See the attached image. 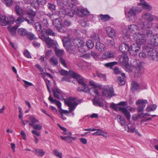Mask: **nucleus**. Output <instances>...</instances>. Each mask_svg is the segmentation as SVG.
<instances>
[{
  "label": "nucleus",
  "instance_id": "7ed1b4c3",
  "mask_svg": "<svg viewBox=\"0 0 158 158\" xmlns=\"http://www.w3.org/2000/svg\"><path fill=\"white\" fill-rule=\"evenodd\" d=\"M128 58L127 54L125 53H123L119 58V63L123 68L128 72H131L132 70L129 66L128 63Z\"/></svg>",
  "mask_w": 158,
  "mask_h": 158
},
{
  "label": "nucleus",
  "instance_id": "7c9ffc66",
  "mask_svg": "<svg viewBox=\"0 0 158 158\" xmlns=\"http://www.w3.org/2000/svg\"><path fill=\"white\" fill-rule=\"evenodd\" d=\"M116 119L118 123H120L121 126L125 125V120L124 117L121 115L117 116Z\"/></svg>",
  "mask_w": 158,
  "mask_h": 158
},
{
  "label": "nucleus",
  "instance_id": "c756f323",
  "mask_svg": "<svg viewBox=\"0 0 158 158\" xmlns=\"http://www.w3.org/2000/svg\"><path fill=\"white\" fill-rule=\"evenodd\" d=\"M123 39L126 42H128L131 40L130 36L127 33L126 29H124L123 30Z\"/></svg>",
  "mask_w": 158,
  "mask_h": 158
},
{
  "label": "nucleus",
  "instance_id": "4be33fe9",
  "mask_svg": "<svg viewBox=\"0 0 158 158\" xmlns=\"http://www.w3.org/2000/svg\"><path fill=\"white\" fill-rule=\"evenodd\" d=\"M53 94L55 98L60 99L63 97L61 91L57 88H56L52 90Z\"/></svg>",
  "mask_w": 158,
  "mask_h": 158
},
{
  "label": "nucleus",
  "instance_id": "6e6d98bb",
  "mask_svg": "<svg viewBox=\"0 0 158 158\" xmlns=\"http://www.w3.org/2000/svg\"><path fill=\"white\" fill-rule=\"evenodd\" d=\"M117 64V62H113L105 64L104 65L107 67L112 68L114 66L116 65Z\"/></svg>",
  "mask_w": 158,
  "mask_h": 158
},
{
  "label": "nucleus",
  "instance_id": "c9c22d12",
  "mask_svg": "<svg viewBox=\"0 0 158 158\" xmlns=\"http://www.w3.org/2000/svg\"><path fill=\"white\" fill-rule=\"evenodd\" d=\"M18 32L19 35L22 36H24L27 35V31L25 29L20 28L18 29Z\"/></svg>",
  "mask_w": 158,
  "mask_h": 158
},
{
  "label": "nucleus",
  "instance_id": "2eb2a0df",
  "mask_svg": "<svg viewBox=\"0 0 158 158\" xmlns=\"http://www.w3.org/2000/svg\"><path fill=\"white\" fill-rule=\"evenodd\" d=\"M141 18L147 21H153L154 20H158V18L157 16L152 15L149 13L143 14Z\"/></svg>",
  "mask_w": 158,
  "mask_h": 158
},
{
  "label": "nucleus",
  "instance_id": "f704fd0d",
  "mask_svg": "<svg viewBox=\"0 0 158 158\" xmlns=\"http://www.w3.org/2000/svg\"><path fill=\"white\" fill-rule=\"evenodd\" d=\"M71 24V21L68 19H65L64 22H63L62 27H64V28L65 29L64 32L67 31V27L70 26Z\"/></svg>",
  "mask_w": 158,
  "mask_h": 158
},
{
  "label": "nucleus",
  "instance_id": "cd10ccee",
  "mask_svg": "<svg viewBox=\"0 0 158 158\" xmlns=\"http://www.w3.org/2000/svg\"><path fill=\"white\" fill-rule=\"evenodd\" d=\"M29 119L30 121V122L29 123V125L31 126L35 123L39 122L38 119L36 118L34 115H32L31 116L29 117Z\"/></svg>",
  "mask_w": 158,
  "mask_h": 158
},
{
  "label": "nucleus",
  "instance_id": "c85d7f7f",
  "mask_svg": "<svg viewBox=\"0 0 158 158\" xmlns=\"http://www.w3.org/2000/svg\"><path fill=\"white\" fill-rule=\"evenodd\" d=\"M49 100L52 103H55L60 110L61 109V103L56 99H54L51 95L48 98Z\"/></svg>",
  "mask_w": 158,
  "mask_h": 158
},
{
  "label": "nucleus",
  "instance_id": "8fccbe9b",
  "mask_svg": "<svg viewBox=\"0 0 158 158\" xmlns=\"http://www.w3.org/2000/svg\"><path fill=\"white\" fill-rule=\"evenodd\" d=\"M156 106L155 104H154L152 105L148 106L146 110L147 111L150 112L155 110L156 109Z\"/></svg>",
  "mask_w": 158,
  "mask_h": 158
},
{
  "label": "nucleus",
  "instance_id": "a19ab883",
  "mask_svg": "<svg viewBox=\"0 0 158 158\" xmlns=\"http://www.w3.org/2000/svg\"><path fill=\"white\" fill-rule=\"evenodd\" d=\"M15 9L16 12L18 15L21 16L23 15V11L18 5L15 6Z\"/></svg>",
  "mask_w": 158,
  "mask_h": 158
},
{
  "label": "nucleus",
  "instance_id": "052dcab7",
  "mask_svg": "<svg viewBox=\"0 0 158 158\" xmlns=\"http://www.w3.org/2000/svg\"><path fill=\"white\" fill-rule=\"evenodd\" d=\"M106 44L109 46L112 47L114 45V41L113 39L107 40Z\"/></svg>",
  "mask_w": 158,
  "mask_h": 158
},
{
  "label": "nucleus",
  "instance_id": "473e14b6",
  "mask_svg": "<svg viewBox=\"0 0 158 158\" xmlns=\"http://www.w3.org/2000/svg\"><path fill=\"white\" fill-rule=\"evenodd\" d=\"M98 16L101 20L103 21H109L111 18L110 16L107 15L100 14L98 15Z\"/></svg>",
  "mask_w": 158,
  "mask_h": 158
},
{
  "label": "nucleus",
  "instance_id": "13d9d810",
  "mask_svg": "<svg viewBox=\"0 0 158 158\" xmlns=\"http://www.w3.org/2000/svg\"><path fill=\"white\" fill-rule=\"evenodd\" d=\"M43 31L45 32L48 36V35L53 36H55V35L54 33L53 32V31L51 29H48V30H46V29H44V30H43L42 31H41V32H43Z\"/></svg>",
  "mask_w": 158,
  "mask_h": 158
},
{
  "label": "nucleus",
  "instance_id": "4c0bfd02",
  "mask_svg": "<svg viewBox=\"0 0 158 158\" xmlns=\"http://www.w3.org/2000/svg\"><path fill=\"white\" fill-rule=\"evenodd\" d=\"M52 154L59 158H63L62 153L58 151L56 149H55L52 151Z\"/></svg>",
  "mask_w": 158,
  "mask_h": 158
},
{
  "label": "nucleus",
  "instance_id": "ea45409f",
  "mask_svg": "<svg viewBox=\"0 0 158 158\" xmlns=\"http://www.w3.org/2000/svg\"><path fill=\"white\" fill-rule=\"evenodd\" d=\"M72 135H69L68 136H60V138L66 141L68 143H71L72 141Z\"/></svg>",
  "mask_w": 158,
  "mask_h": 158
},
{
  "label": "nucleus",
  "instance_id": "de8ad7c7",
  "mask_svg": "<svg viewBox=\"0 0 158 158\" xmlns=\"http://www.w3.org/2000/svg\"><path fill=\"white\" fill-rule=\"evenodd\" d=\"M1 1L7 7L11 6L13 3V0H1Z\"/></svg>",
  "mask_w": 158,
  "mask_h": 158
},
{
  "label": "nucleus",
  "instance_id": "864d4df0",
  "mask_svg": "<svg viewBox=\"0 0 158 158\" xmlns=\"http://www.w3.org/2000/svg\"><path fill=\"white\" fill-rule=\"evenodd\" d=\"M140 20H141V21L142 22H142L144 23L145 24V26L143 28V29H142L143 30H144V29L145 30L144 27H147L148 28H150L152 27V25H153V23L152 22V21H147V23H145L144 22L142 21H141V19H140Z\"/></svg>",
  "mask_w": 158,
  "mask_h": 158
},
{
  "label": "nucleus",
  "instance_id": "774afa93",
  "mask_svg": "<svg viewBox=\"0 0 158 158\" xmlns=\"http://www.w3.org/2000/svg\"><path fill=\"white\" fill-rule=\"evenodd\" d=\"M35 28L37 30L40 31L42 29V24L39 22H37L35 23Z\"/></svg>",
  "mask_w": 158,
  "mask_h": 158
},
{
  "label": "nucleus",
  "instance_id": "423d86ee",
  "mask_svg": "<svg viewBox=\"0 0 158 158\" xmlns=\"http://www.w3.org/2000/svg\"><path fill=\"white\" fill-rule=\"evenodd\" d=\"M78 102L75 98H70L65 101V103L69 107L70 112L74 110L78 104Z\"/></svg>",
  "mask_w": 158,
  "mask_h": 158
},
{
  "label": "nucleus",
  "instance_id": "0e129e2a",
  "mask_svg": "<svg viewBox=\"0 0 158 158\" xmlns=\"http://www.w3.org/2000/svg\"><path fill=\"white\" fill-rule=\"evenodd\" d=\"M152 30H148L146 31L145 33L144 32L143 33L145 34V35L146 37H150L152 36Z\"/></svg>",
  "mask_w": 158,
  "mask_h": 158
},
{
  "label": "nucleus",
  "instance_id": "c03bdc74",
  "mask_svg": "<svg viewBox=\"0 0 158 158\" xmlns=\"http://www.w3.org/2000/svg\"><path fill=\"white\" fill-rule=\"evenodd\" d=\"M35 153L38 156L40 157H42L45 154V152L43 149H37L35 150Z\"/></svg>",
  "mask_w": 158,
  "mask_h": 158
},
{
  "label": "nucleus",
  "instance_id": "20e7f679",
  "mask_svg": "<svg viewBox=\"0 0 158 158\" xmlns=\"http://www.w3.org/2000/svg\"><path fill=\"white\" fill-rule=\"evenodd\" d=\"M118 104H116L112 102L110 104L111 108L116 111H121L124 115L125 117L128 120L130 119V114L127 109L124 107H119Z\"/></svg>",
  "mask_w": 158,
  "mask_h": 158
},
{
  "label": "nucleus",
  "instance_id": "72a5a7b5",
  "mask_svg": "<svg viewBox=\"0 0 158 158\" xmlns=\"http://www.w3.org/2000/svg\"><path fill=\"white\" fill-rule=\"evenodd\" d=\"M49 61L51 65L53 66L57 65L58 64V60L55 56L51 57L49 60Z\"/></svg>",
  "mask_w": 158,
  "mask_h": 158
},
{
  "label": "nucleus",
  "instance_id": "bb28decb",
  "mask_svg": "<svg viewBox=\"0 0 158 158\" xmlns=\"http://www.w3.org/2000/svg\"><path fill=\"white\" fill-rule=\"evenodd\" d=\"M152 45L154 46L158 45V34L154 35L151 40Z\"/></svg>",
  "mask_w": 158,
  "mask_h": 158
},
{
  "label": "nucleus",
  "instance_id": "9d476101",
  "mask_svg": "<svg viewBox=\"0 0 158 158\" xmlns=\"http://www.w3.org/2000/svg\"><path fill=\"white\" fill-rule=\"evenodd\" d=\"M52 23L59 31L62 33L64 32L65 29L64 27H62L63 22L61 19L59 18L55 19L53 20Z\"/></svg>",
  "mask_w": 158,
  "mask_h": 158
},
{
  "label": "nucleus",
  "instance_id": "37998d69",
  "mask_svg": "<svg viewBox=\"0 0 158 158\" xmlns=\"http://www.w3.org/2000/svg\"><path fill=\"white\" fill-rule=\"evenodd\" d=\"M139 88V84L135 81H133L132 83L131 90L132 91H135L137 90Z\"/></svg>",
  "mask_w": 158,
  "mask_h": 158
},
{
  "label": "nucleus",
  "instance_id": "5701e85b",
  "mask_svg": "<svg viewBox=\"0 0 158 158\" xmlns=\"http://www.w3.org/2000/svg\"><path fill=\"white\" fill-rule=\"evenodd\" d=\"M106 94L109 97H112L114 95V89L112 87H110L102 93L103 95L106 96Z\"/></svg>",
  "mask_w": 158,
  "mask_h": 158
},
{
  "label": "nucleus",
  "instance_id": "a211bd4d",
  "mask_svg": "<svg viewBox=\"0 0 158 158\" xmlns=\"http://www.w3.org/2000/svg\"><path fill=\"white\" fill-rule=\"evenodd\" d=\"M96 131L92 133L93 135H101L105 138H107L109 135L105 131L101 129H96Z\"/></svg>",
  "mask_w": 158,
  "mask_h": 158
},
{
  "label": "nucleus",
  "instance_id": "338daca9",
  "mask_svg": "<svg viewBox=\"0 0 158 158\" xmlns=\"http://www.w3.org/2000/svg\"><path fill=\"white\" fill-rule=\"evenodd\" d=\"M118 81L119 85H123L125 84L124 78L123 77H119L118 78Z\"/></svg>",
  "mask_w": 158,
  "mask_h": 158
},
{
  "label": "nucleus",
  "instance_id": "09e8293b",
  "mask_svg": "<svg viewBox=\"0 0 158 158\" xmlns=\"http://www.w3.org/2000/svg\"><path fill=\"white\" fill-rule=\"evenodd\" d=\"M8 29L9 31L12 35H15L16 33V31L17 29V27L15 26L12 27L10 26L8 27Z\"/></svg>",
  "mask_w": 158,
  "mask_h": 158
},
{
  "label": "nucleus",
  "instance_id": "49530a36",
  "mask_svg": "<svg viewBox=\"0 0 158 158\" xmlns=\"http://www.w3.org/2000/svg\"><path fill=\"white\" fill-rule=\"evenodd\" d=\"M55 51L56 55L58 56H62L64 53V50L62 49H59L56 48H55Z\"/></svg>",
  "mask_w": 158,
  "mask_h": 158
},
{
  "label": "nucleus",
  "instance_id": "5fc2aeb1",
  "mask_svg": "<svg viewBox=\"0 0 158 158\" xmlns=\"http://www.w3.org/2000/svg\"><path fill=\"white\" fill-rule=\"evenodd\" d=\"M26 35L30 40H34L36 38L35 35L31 32H27V33Z\"/></svg>",
  "mask_w": 158,
  "mask_h": 158
},
{
  "label": "nucleus",
  "instance_id": "bf43d9fd",
  "mask_svg": "<svg viewBox=\"0 0 158 158\" xmlns=\"http://www.w3.org/2000/svg\"><path fill=\"white\" fill-rule=\"evenodd\" d=\"M80 12L83 15L85 16H88L89 15V12L86 9H81Z\"/></svg>",
  "mask_w": 158,
  "mask_h": 158
},
{
  "label": "nucleus",
  "instance_id": "603ef678",
  "mask_svg": "<svg viewBox=\"0 0 158 158\" xmlns=\"http://www.w3.org/2000/svg\"><path fill=\"white\" fill-rule=\"evenodd\" d=\"M86 44L87 47L89 49H92L94 46V42L91 40H88L86 42Z\"/></svg>",
  "mask_w": 158,
  "mask_h": 158
},
{
  "label": "nucleus",
  "instance_id": "f257e3e1",
  "mask_svg": "<svg viewBox=\"0 0 158 158\" xmlns=\"http://www.w3.org/2000/svg\"><path fill=\"white\" fill-rule=\"evenodd\" d=\"M70 3L65 4L66 6L60 9L59 14L60 15L63 14L66 15L70 17H72L74 14L77 15L79 11V9L76 7L77 4V0H69Z\"/></svg>",
  "mask_w": 158,
  "mask_h": 158
},
{
  "label": "nucleus",
  "instance_id": "6ab92c4d",
  "mask_svg": "<svg viewBox=\"0 0 158 158\" xmlns=\"http://www.w3.org/2000/svg\"><path fill=\"white\" fill-rule=\"evenodd\" d=\"M99 89L95 87H92L90 89H89V92L91 95H93L94 97V98H98L99 95Z\"/></svg>",
  "mask_w": 158,
  "mask_h": 158
},
{
  "label": "nucleus",
  "instance_id": "39448f33",
  "mask_svg": "<svg viewBox=\"0 0 158 158\" xmlns=\"http://www.w3.org/2000/svg\"><path fill=\"white\" fill-rule=\"evenodd\" d=\"M138 23L137 25L134 24L128 25L127 27L128 32L130 33L134 32L135 33L136 31L140 30V29H143L145 26L144 23H142L141 20H139Z\"/></svg>",
  "mask_w": 158,
  "mask_h": 158
},
{
  "label": "nucleus",
  "instance_id": "412c9836",
  "mask_svg": "<svg viewBox=\"0 0 158 158\" xmlns=\"http://www.w3.org/2000/svg\"><path fill=\"white\" fill-rule=\"evenodd\" d=\"M63 45L65 47H71V40L68 37L64 36L62 39Z\"/></svg>",
  "mask_w": 158,
  "mask_h": 158
},
{
  "label": "nucleus",
  "instance_id": "79ce46f5",
  "mask_svg": "<svg viewBox=\"0 0 158 158\" xmlns=\"http://www.w3.org/2000/svg\"><path fill=\"white\" fill-rule=\"evenodd\" d=\"M90 37L92 40H94L96 42L100 41V37L98 33L93 34L91 35Z\"/></svg>",
  "mask_w": 158,
  "mask_h": 158
},
{
  "label": "nucleus",
  "instance_id": "e2e57ef3",
  "mask_svg": "<svg viewBox=\"0 0 158 158\" xmlns=\"http://www.w3.org/2000/svg\"><path fill=\"white\" fill-rule=\"evenodd\" d=\"M24 20V18L22 17H19L16 20L14 19L13 22H15L17 24H19L23 22Z\"/></svg>",
  "mask_w": 158,
  "mask_h": 158
},
{
  "label": "nucleus",
  "instance_id": "1a4fd4ad",
  "mask_svg": "<svg viewBox=\"0 0 158 158\" xmlns=\"http://www.w3.org/2000/svg\"><path fill=\"white\" fill-rule=\"evenodd\" d=\"M73 42L74 44L78 47V50L80 52L83 53L85 51L86 46L85 43L82 40L79 39H75Z\"/></svg>",
  "mask_w": 158,
  "mask_h": 158
},
{
  "label": "nucleus",
  "instance_id": "ddd939ff",
  "mask_svg": "<svg viewBox=\"0 0 158 158\" xmlns=\"http://www.w3.org/2000/svg\"><path fill=\"white\" fill-rule=\"evenodd\" d=\"M14 20V19L12 17H6L3 15L1 17L0 23L2 26H6L8 24L13 23Z\"/></svg>",
  "mask_w": 158,
  "mask_h": 158
},
{
  "label": "nucleus",
  "instance_id": "e433bc0d",
  "mask_svg": "<svg viewBox=\"0 0 158 158\" xmlns=\"http://www.w3.org/2000/svg\"><path fill=\"white\" fill-rule=\"evenodd\" d=\"M30 3L31 6L36 9H39V3L38 0H31Z\"/></svg>",
  "mask_w": 158,
  "mask_h": 158
},
{
  "label": "nucleus",
  "instance_id": "a878e982",
  "mask_svg": "<svg viewBox=\"0 0 158 158\" xmlns=\"http://www.w3.org/2000/svg\"><path fill=\"white\" fill-rule=\"evenodd\" d=\"M80 85L81 86L78 87L77 89V90L78 91H83L86 93L89 92V88L87 85L86 83Z\"/></svg>",
  "mask_w": 158,
  "mask_h": 158
},
{
  "label": "nucleus",
  "instance_id": "f3484780",
  "mask_svg": "<svg viewBox=\"0 0 158 158\" xmlns=\"http://www.w3.org/2000/svg\"><path fill=\"white\" fill-rule=\"evenodd\" d=\"M29 17H26V20L28 23L33 24L34 23V18L35 16V12L32 10L28 12Z\"/></svg>",
  "mask_w": 158,
  "mask_h": 158
},
{
  "label": "nucleus",
  "instance_id": "a18cd8bd",
  "mask_svg": "<svg viewBox=\"0 0 158 158\" xmlns=\"http://www.w3.org/2000/svg\"><path fill=\"white\" fill-rule=\"evenodd\" d=\"M148 57L152 60H154L156 58V56L152 50H150L148 52Z\"/></svg>",
  "mask_w": 158,
  "mask_h": 158
},
{
  "label": "nucleus",
  "instance_id": "0eeeda50",
  "mask_svg": "<svg viewBox=\"0 0 158 158\" xmlns=\"http://www.w3.org/2000/svg\"><path fill=\"white\" fill-rule=\"evenodd\" d=\"M134 40L138 44H142L146 42V39L145 34L140 32H135L133 35Z\"/></svg>",
  "mask_w": 158,
  "mask_h": 158
},
{
  "label": "nucleus",
  "instance_id": "4468645a",
  "mask_svg": "<svg viewBox=\"0 0 158 158\" xmlns=\"http://www.w3.org/2000/svg\"><path fill=\"white\" fill-rule=\"evenodd\" d=\"M72 75L73 78L77 80L78 83L80 85L86 84L87 82L86 79L83 77L78 74H77L74 72H73L72 74Z\"/></svg>",
  "mask_w": 158,
  "mask_h": 158
},
{
  "label": "nucleus",
  "instance_id": "58836bf2",
  "mask_svg": "<svg viewBox=\"0 0 158 158\" xmlns=\"http://www.w3.org/2000/svg\"><path fill=\"white\" fill-rule=\"evenodd\" d=\"M114 54L113 53L109 51H106L105 52L103 56L104 58H110L114 57Z\"/></svg>",
  "mask_w": 158,
  "mask_h": 158
},
{
  "label": "nucleus",
  "instance_id": "dca6fc26",
  "mask_svg": "<svg viewBox=\"0 0 158 158\" xmlns=\"http://www.w3.org/2000/svg\"><path fill=\"white\" fill-rule=\"evenodd\" d=\"M148 103V101L146 100L139 99L137 101L136 104L137 105L139 104L138 106V110L139 112L142 111L146 106V104Z\"/></svg>",
  "mask_w": 158,
  "mask_h": 158
},
{
  "label": "nucleus",
  "instance_id": "f8f14e48",
  "mask_svg": "<svg viewBox=\"0 0 158 158\" xmlns=\"http://www.w3.org/2000/svg\"><path fill=\"white\" fill-rule=\"evenodd\" d=\"M140 46L138 44L133 43L129 47V52L130 55L135 56L137 55L138 53L140 51Z\"/></svg>",
  "mask_w": 158,
  "mask_h": 158
},
{
  "label": "nucleus",
  "instance_id": "b1692460",
  "mask_svg": "<svg viewBox=\"0 0 158 158\" xmlns=\"http://www.w3.org/2000/svg\"><path fill=\"white\" fill-rule=\"evenodd\" d=\"M119 50L122 52H126L129 50V46L126 43L121 44L119 46Z\"/></svg>",
  "mask_w": 158,
  "mask_h": 158
},
{
  "label": "nucleus",
  "instance_id": "3c124183",
  "mask_svg": "<svg viewBox=\"0 0 158 158\" xmlns=\"http://www.w3.org/2000/svg\"><path fill=\"white\" fill-rule=\"evenodd\" d=\"M81 25L83 27H87L89 26V21L86 19H82L81 21Z\"/></svg>",
  "mask_w": 158,
  "mask_h": 158
},
{
  "label": "nucleus",
  "instance_id": "2f4dec72",
  "mask_svg": "<svg viewBox=\"0 0 158 158\" xmlns=\"http://www.w3.org/2000/svg\"><path fill=\"white\" fill-rule=\"evenodd\" d=\"M99 98H94L93 101V103L94 106L102 107L103 106V104L102 101H100Z\"/></svg>",
  "mask_w": 158,
  "mask_h": 158
},
{
  "label": "nucleus",
  "instance_id": "9b49d317",
  "mask_svg": "<svg viewBox=\"0 0 158 158\" xmlns=\"http://www.w3.org/2000/svg\"><path fill=\"white\" fill-rule=\"evenodd\" d=\"M40 37L43 41L45 42L49 48L52 47L54 44V40L49 38L47 34L44 31L41 32Z\"/></svg>",
  "mask_w": 158,
  "mask_h": 158
},
{
  "label": "nucleus",
  "instance_id": "69168bd1",
  "mask_svg": "<svg viewBox=\"0 0 158 158\" xmlns=\"http://www.w3.org/2000/svg\"><path fill=\"white\" fill-rule=\"evenodd\" d=\"M97 76L103 80H105L106 79V76L105 74H102L98 72L97 73Z\"/></svg>",
  "mask_w": 158,
  "mask_h": 158
},
{
  "label": "nucleus",
  "instance_id": "393cba45",
  "mask_svg": "<svg viewBox=\"0 0 158 158\" xmlns=\"http://www.w3.org/2000/svg\"><path fill=\"white\" fill-rule=\"evenodd\" d=\"M95 47L100 52H103L106 50L104 44L100 43V41L96 43Z\"/></svg>",
  "mask_w": 158,
  "mask_h": 158
},
{
  "label": "nucleus",
  "instance_id": "6e6552de",
  "mask_svg": "<svg viewBox=\"0 0 158 158\" xmlns=\"http://www.w3.org/2000/svg\"><path fill=\"white\" fill-rule=\"evenodd\" d=\"M136 64L135 65L134 75L135 77H139L142 74V70L143 69L144 63L142 61H139L135 60Z\"/></svg>",
  "mask_w": 158,
  "mask_h": 158
},
{
  "label": "nucleus",
  "instance_id": "4d7b16f0",
  "mask_svg": "<svg viewBox=\"0 0 158 158\" xmlns=\"http://www.w3.org/2000/svg\"><path fill=\"white\" fill-rule=\"evenodd\" d=\"M32 126L34 129L38 131L40 130L42 128V125L41 124H34Z\"/></svg>",
  "mask_w": 158,
  "mask_h": 158
},
{
  "label": "nucleus",
  "instance_id": "f03ea898",
  "mask_svg": "<svg viewBox=\"0 0 158 158\" xmlns=\"http://www.w3.org/2000/svg\"><path fill=\"white\" fill-rule=\"evenodd\" d=\"M141 11V9L139 7L131 8L127 13L129 20L133 23L135 22L137 19V15Z\"/></svg>",
  "mask_w": 158,
  "mask_h": 158
},
{
  "label": "nucleus",
  "instance_id": "aec40b11",
  "mask_svg": "<svg viewBox=\"0 0 158 158\" xmlns=\"http://www.w3.org/2000/svg\"><path fill=\"white\" fill-rule=\"evenodd\" d=\"M106 31L108 35L111 38H113L115 37L116 33L114 28L110 26L107 27L106 28Z\"/></svg>",
  "mask_w": 158,
  "mask_h": 158
},
{
  "label": "nucleus",
  "instance_id": "680f3d73",
  "mask_svg": "<svg viewBox=\"0 0 158 158\" xmlns=\"http://www.w3.org/2000/svg\"><path fill=\"white\" fill-rule=\"evenodd\" d=\"M24 55L28 58H31V56L30 52L27 50H25L23 52Z\"/></svg>",
  "mask_w": 158,
  "mask_h": 158
}]
</instances>
